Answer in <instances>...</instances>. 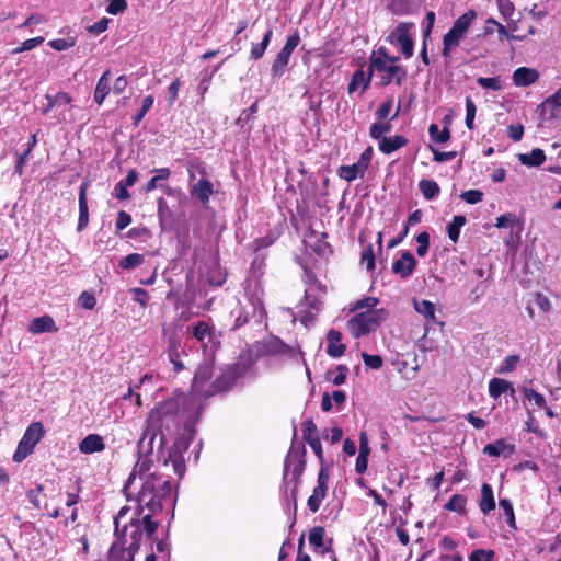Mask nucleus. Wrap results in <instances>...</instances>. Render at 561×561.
Segmentation results:
<instances>
[{
	"label": "nucleus",
	"instance_id": "f257e3e1",
	"mask_svg": "<svg viewBox=\"0 0 561 561\" xmlns=\"http://www.w3.org/2000/svg\"><path fill=\"white\" fill-rule=\"evenodd\" d=\"M136 502L137 507L128 520L124 522L130 512L128 506H123L114 517L116 539L108 550V561H134L141 543L152 545L160 525L153 516L161 513L167 503H175L170 481L160 484L158 476H147L137 492Z\"/></svg>",
	"mask_w": 561,
	"mask_h": 561
},
{
	"label": "nucleus",
	"instance_id": "f03ea898",
	"mask_svg": "<svg viewBox=\"0 0 561 561\" xmlns=\"http://www.w3.org/2000/svg\"><path fill=\"white\" fill-rule=\"evenodd\" d=\"M201 410L197 399L179 394L159 403L146 420L142 435L138 442L140 453L153 451V443L159 437V450L167 444V436L176 431L182 423L193 424V411Z\"/></svg>",
	"mask_w": 561,
	"mask_h": 561
},
{
	"label": "nucleus",
	"instance_id": "7ed1b4c3",
	"mask_svg": "<svg viewBox=\"0 0 561 561\" xmlns=\"http://www.w3.org/2000/svg\"><path fill=\"white\" fill-rule=\"evenodd\" d=\"M296 435L297 431L296 426H294V440L285 458L283 473V481L285 484L294 482V488L291 489L293 499L296 497L297 484L306 466V447L302 443L298 445L295 444Z\"/></svg>",
	"mask_w": 561,
	"mask_h": 561
},
{
	"label": "nucleus",
	"instance_id": "20e7f679",
	"mask_svg": "<svg viewBox=\"0 0 561 561\" xmlns=\"http://www.w3.org/2000/svg\"><path fill=\"white\" fill-rule=\"evenodd\" d=\"M192 427L193 424H184V433L174 440L168 456L163 458V466L168 467L171 463L174 473L179 478H182L185 472L183 453L187 450L193 437L194 431Z\"/></svg>",
	"mask_w": 561,
	"mask_h": 561
},
{
	"label": "nucleus",
	"instance_id": "39448f33",
	"mask_svg": "<svg viewBox=\"0 0 561 561\" xmlns=\"http://www.w3.org/2000/svg\"><path fill=\"white\" fill-rule=\"evenodd\" d=\"M186 334L190 339L201 343L205 356H215L220 341L213 324L205 321H197L187 327Z\"/></svg>",
	"mask_w": 561,
	"mask_h": 561
},
{
	"label": "nucleus",
	"instance_id": "423d86ee",
	"mask_svg": "<svg viewBox=\"0 0 561 561\" xmlns=\"http://www.w3.org/2000/svg\"><path fill=\"white\" fill-rule=\"evenodd\" d=\"M388 312L383 309L367 310L357 313L348 320V325L354 336L369 334L387 319Z\"/></svg>",
	"mask_w": 561,
	"mask_h": 561
},
{
	"label": "nucleus",
	"instance_id": "0eeeda50",
	"mask_svg": "<svg viewBox=\"0 0 561 561\" xmlns=\"http://www.w3.org/2000/svg\"><path fill=\"white\" fill-rule=\"evenodd\" d=\"M247 366L241 363H236L220 369L216 376L215 381L211 383L210 389L206 391L208 396H214L220 391H227L233 387L236 381L247 373Z\"/></svg>",
	"mask_w": 561,
	"mask_h": 561
},
{
	"label": "nucleus",
	"instance_id": "6e6552de",
	"mask_svg": "<svg viewBox=\"0 0 561 561\" xmlns=\"http://www.w3.org/2000/svg\"><path fill=\"white\" fill-rule=\"evenodd\" d=\"M45 430L41 422L32 423L25 431L22 439L20 440L18 448L13 455L15 462L23 461L28 455H31L36 444L44 437Z\"/></svg>",
	"mask_w": 561,
	"mask_h": 561
},
{
	"label": "nucleus",
	"instance_id": "1a4fd4ad",
	"mask_svg": "<svg viewBox=\"0 0 561 561\" xmlns=\"http://www.w3.org/2000/svg\"><path fill=\"white\" fill-rule=\"evenodd\" d=\"M412 26V23L400 22L386 37L388 43L400 46V50L407 59L411 58L414 54V42L410 35V28Z\"/></svg>",
	"mask_w": 561,
	"mask_h": 561
},
{
	"label": "nucleus",
	"instance_id": "9d476101",
	"mask_svg": "<svg viewBox=\"0 0 561 561\" xmlns=\"http://www.w3.org/2000/svg\"><path fill=\"white\" fill-rule=\"evenodd\" d=\"M370 69L383 73L380 81L383 87L390 84L393 80L400 85L407 77V71L401 66L389 65L382 58H374V56L370 57Z\"/></svg>",
	"mask_w": 561,
	"mask_h": 561
},
{
	"label": "nucleus",
	"instance_id": "9b49d317",
	"mask_svg": "<svg viewBox=\"0 0 561 561\" xmlns=\"http://www.w3.org/2000/svg\"><path fill=\"white\" fill-rule=\"evenodd\" d=\"M138 453L142 454L145 456V458H142V459L140 458L137 461L134 470L129 474V477L124 485L125 493H127V491L130 489V486L135 482L137 474H139V478L141 479V484L144 483L146 477L151 474V473H147L151 468L152 460L148 458V455H150L151 453L145 454L144 451L140 453L139 450H138ZM154 474L160 478V484H161L164 480L162 479V477L160 474H158V473H154Z\"/></svg>",
	"mask_w": 561,
	"mask_h": 561
},
{
	"label": "nucleus",
	"instance_id": "f8f14e48",
	"mask_svg": "<svg viewBox=\"0 0 561 561\" xmlns=\"http://www.w3.org/2000/svg\"><path fill=\"white\" fill-rule=\"evenodd\" d=\"M416 264L417 262L410 251H401L400 259L392 264V272L401 278H408L415 271Z\"/></svg>",
	"mask_w": 561,
	"mask_h": 561
},
{
	"label": "nucleus",
	"instance_id": "ddd939ff",
	"mask_svg": "<svg viewBox=\"0 0 561 561\" xmlns=\"http://www.w3.org/2000/svg\"><path fill=\"white\" fill-rule=\"evenodd\" d=\"M156 188H162L164 194L169 197H172L176 201V203L179 204V206H183L186 201H187V197L186 195L178 187H171V186H168V185H164L159 179L158 176H152L148 183L146 184L144 191L146 193H149V192H152L153 190Z\"/></svg>",
	"mask_w": 561,
	"mask_h": 561
},
{
	"label": "nucleus",
	"instance_id": "4468645a",
	"mask_svg": "<svg viewBox=\"0 0 561 561\" xmlns=\"http://www.w3.org/2000/svg\"><path fill=\"white\" fill-rule=\"evenodd\" d=\"M259 352L263 355H294V348L276 336H271L265 340Z\"/></svg>",
	"mask_w": 561,
	"mask_h": 561
},
{
	"label": "nucleus",
	"instance_id": "2eb2a0df",
	"mask_svg": "<svg viewBox=\"0 0 561 561\" xmlns=\"http://www.w3.org/2000/svg\"><path fill=\"white\" fill-rule=\"evenodd\" d=\"M90 185V182L83 181L79 187V218L77 230L82 231L87 228L89 224V207L87 199V190Z\"/></svg>",
	"mask_w": 561,
	"mask_h": 561
},
{
	"label": "nucleus",
	"instance_id": "dca6fc26",
	"mask_svg": "<svg viewBox=\"0 0 561 561\" xmlns=\"http://www.w3.org/2000/svg\"><path fill=\"white\" fill-rule=\"evenodd\" d=\"M328 345H327V354L332 358L341 357L346 346L341 343L342 333L337 330L331 329L327 334Z\"/></svg>",
	"mask_w": 561,
	"mask_h": 561
},
{
	"label": "nucleus",
	"instance_id": "f3484780",
	"mask_svg": "<svg viewBox=\"0 0 561 561\" xmlns=\"http://www.w3.org/2000/svg\"><path fill=\"white\" fill-rule=\"evenodd\" d=\"M105 449L104 439L99 434H89L79 443V451L90 455Z\"/></svg>",
	"mask_w": 561,
	"mask_h": 561
},
{
	"label": "nucleus",
	"instance_id": "a211bd4d",
	"mask_svg": "<svg viewBox=\"0 0 561 561\" xmlns=\"http://www.w3.org/2000/svg\"><path fill=\"white\" fill-rule=\"evenodd\" d=\"M58 328L50 316H42L34 318L28 324V332L33 334H41L45 332H57Z\"/></svg>",
	"mask_w": 561,
	"mask_h": 561
},
{
	"label": "nucleus",
	"instance_id": "6ab92c4d",
	"mask_svg": "<svg viewBox=\"0 0 561 561\" xmlns=\"http://www.w3.org/2000/svg\"><path fill=\"white\" fill-rule=\"evenodd\" d=\"M539 79V72L536 69L519 67L513 72V82L516 87H528Z\"/></svg>",
	"mask_w": 561,
	"mask_h": 561
},
{
	"label": "nucleus",
	"instance_id": "aec40b11",
	"mask_svg": "<svg viewBox=\"0 0 561 561\" xmlns=\"http://www.w3.org/2000/svg\"><path fill=\"white\" fill-rule=\"evenodd\" d=\"M214 373V357L205 356V360L201 363L194 375V387H202L207 382Z\"/></svg>",
	"mask_w": 561,
	"mask_h": 561
},
{
	"label": "nucleus",
	"instance_id": "412c9836",
	"mask_svg": "<svg viewBox=\"0 0 561 561\" xmlns=\"http://www.w3.org/2000/svg\"><path fill=\"white\" fill-rule=\"evenodd\" d=\"M214 193L213 183L207 179H199L191 187V195L196 196L202 204H207Z\"/></svg>",
	"mask_w": 561,
	"mask_h": 561
},
{
	"label": "nucleus",
	"instance_id": "4be33fe9",
	"mask_svg": "<svg viewBox=\"0 0 561 561\" xmlns=\"http://www.w3.org/2000/svg\"><path fill=\"white\" fill-rule=\"evenodd\" d=\"M463 37V34L457 32L456 28L450 27L443 37L442 55L444 58L450 59L453 49L459 46Z\"/></svg>",
	"mask_w": 561,
	"mask_h": 561
},
{
	"label": "nucleus",
	"instance_id": "5701e85b",
	"mask_svg": "<svg viewBox=\"0 0 561 561\" xmlns=\"http://www.w3.org/2000/svg\"><path fill=\"white\" fill-rule=\"evenodd\" d=\"M409 140L401 135H396L391 137H383L379 141V150L386 154H390L396 150L404 147Z\"/></svg>",
	"mask_w": 561,
	"mask_h": 561
},
{
	"label": "nucleus",
	"instance_id": "b1692460",
	"mask_svg": "<svg viewBox=\"0 0 561 561\" xmlns=\"http://www.w3.org/2000/svg\"><path fill=\"white\" fill-rule=\"evenodd\" d=\"M366 171V167H363V163L356 161L352 165H341L337 169V174L341 179L347 182H353L357 178H363Z\"/></svg>",
	"mask_w": 561,
	"mask_h": 561
},
{
	"label": "nucleus",
	"instance_id": "393cba45",
	"mask_svg": "<svg viewBox=\"0 0 561 561\" xmlns=\"http://www.w3.org/2000/svg\"><path fill=\"white\" fill-rule=\"evenodd\" d=\"M518 160L523 165L537 168L545 163L546 153L540 148H534L529 153H519Z\"/></svg>",
	"mask_w": 561,
	"mask_h": 561
},
{
	"label": "nucleus",
	"instance_id": "a878e982",
	"mask_svg": "<svg viewBox=\"0 0 561 561\" xmlns=\"http://www.w3.org/2000/svg\"><path fill=\"white\" fill-rule=\"evenodd\" d=\"M110 81H111V70L107 69L103 72V75L99 79L95 90H94V101L99 105H101L104 102L105 98L108 95V93L111 91Z\"/></svg>",
	"mask_w": 561,
	"mask_h": 561
},
{
	"label": "nucleus",
	"instance_id": "bb28decb",
	"mask_svg": "<svg viewBox=\"0 0 561 561\" xmlns=\"http://www.w3.org/2000/svg\"><path fill=\"white\" fill-rule=\"evenodd\" d=\"M163 335L168 340V357L176 358V353H180L182 347V339L175 329L163 328Z\"/></svg>",
	"mask_w": 561,
	"mask_h": 561
},
{
	"label": "nucleus",
	"instance_id": "cd10ccee",
	"mask_svg": "<svg viewBox=\"0 0 561 561\" xmlns=\"http://www.w3.org/2000/svg\"><path fill=\"white\" fill-rule=\"evenodd\" d=\"M272 36H273V30H272V27H268L266 30V32L264 33L262 41L260 43L252 44L251 51H250L251 59L259 60L264 56L265 50L271 43Z\"/></svg>",
	"mask_w": 561,
	"mask_h": 561
},
{
	"label": "nucleus",
	"instance_id": "c85d7f7f",
	"mask_svg": "<svg viewBox=\"0 0 561 561\" xmlns=\"http://www.w3.org/2000/svg\"><path fill=\"white\" fill-rule=\"evenodd\" d=\"M157 205L160 227L165 229L167 227L171 226L173 221V211L163 197L158 198Z\"/></svg>",
	"mask_w": 561,
	"mask_h": 561
},
{
	"label": "nucleus",
	"instance_id": "c756f323",
	"mask_svg": "<svg viewBox=\"0 0 561 561\" xmlns=\"http://www.w3.org/2000/svg\"><path fill=\"white\" fill-rule=\"evenodd\" d=\"M508 451V454H512L515 450L514 445L506 444L505 439L500 438L495 440L494 443L488 444L483 453L491 457H499L501 454Z\"/></svg>",
	"mask_w": 561,
	"mask_h": 561
},
{
	"label": "nucleus",
	"instance_id": "7c9ffc66",
	"mask_svg": "<svg viewBox=\"0 0 561 561\" xmlns=\"http://www.w3.org/2000/svg\"><path fill=\"white\" fill-rule=\"evenodd\" d=\"M45 99L47 100V104L42 110L44 114L50 112L54 106L67 105L72 100L68 93L62 91L56 93L55 95L46 94Z\"/></svg>",
	"mask_w": 561,
	"mask_h": 561
},
{
	"label": "nucleus",
	"instance_id": "2f4dec72",
	"mask_svg": "<svg viewBox=\"0 0 561 561\" xmlns=\"http://www.w3.org/2000/svg\"><path fill=\"white\" fill-rule=\"evenodd\" d=\"M480 510L488 514L492 510L495 508V500L493 495V490L490 484L483 483L481 488V501H480Z\"/></svg>",
	"mask_w": 561,
	"mask_h": 561
},
{
	"label": "nucleus",
	"instance_id": "473e14b6",
	"mask_svg": "<svg viewBox=\"0 0 561 561\" xmlns=\"http://www.w3.org/2000/svg\"><path fill=\"white\" fill-rule=\"evenodd\" d=\"M368 71H369L368 76H366V73L360 69L356 70L353 73L351 82L348 83V87H347V91L350 94L355 92L360 84H363L364 90L368 88V85L370 83L373 69L369 68Z\"/></svg>",
	"mask_w": 561,
	"mask_h": 561
},
{
	"label": "nucleus",
	"instance_id": "72a5a7b5",
	"mask_svg": "<svg viewBox=\"0 0 561 561\" xmlns=\"http://www.w3.org/2000/svg\"><path fill=\"white\" fill-rule=\"evenodd\" d=\"M477 19V12L474 10H469L462 15H460L453 24V28H456L457 32L466 35L469 31L471 24Z\"/></svg>",
	"mask_w": 561,
	"mask_h": 561
},
{
	"label": "nucleus",
	"instance_id": "f704fd0d",
	"mask_svg": "<svg viewBox=\"0 0 561 561\" xmlns=\"http://www.w3.org/2000/svg\"><path fill=\"white\" fill-rule=\"evenodd\" d=\"M290 56L291 54H288L282 49L278 51L271 67V73L273 77H280L284 75Z\"/></svg>",
	"mask_w": 561,
	"mask_h": 561
},
{
	"label": "nucleus",
	"instance_id": "c9c22d12",
	"mask_svg": "<svg viewBox=\"0 0 561 561\" xmlns=\"http://www.w3.org/2000/svg\"><path fill=\"white\" fill-rule=\"evenodd\" d=\"M511 388V381L502 378H492L489 382V394L493 399L500 398Z\"/></svg>",
	"mask_w": 561,
	"mask_h": 561
},
{
	"label": "nucleus",
	"instance_id": "e433bc0d",
	"mask_svg": "<svg viewBox=\"0 0 561 561\" xmlns=\"http://www.w3.org/2000/svg\"><path fill=\"white\" fill-rule=\"evenodd\" d=\"M419 188L427 201L434 199L440 192L439 185L434 180H421Z\"/></svg>",
	"mask_w": 561,
	"mask_h": 561
},
{
	"label": "nucleus",
	"instance_id": "4c0bfd02",
	"mask_svg": "<svg viewBox=\"0 0 561 561\" xmlns=\"http://www.w3.org/2000/svg\"><path fill=\"white\" fill-rule=\"evenodd\" d=\"M467 219L462 215L454 216L453 220L447 226V234L453 242H457L460 234V229L465 226Z\"/></svg>",
	"mask_w": 561,
	"mask_h": 561
},
{
	"label": "nucleus",
	"instance_id": "58836bf2",
	"mask_svg": "<svg viewBox=\"0 0 561 561\" xmlns=\"http://www.w3.org/2000/svg\"><path fill=\"white\" fill-rule=\"evenodd\" d=\"M327 491H328V489H324L323 486H316L313 489V492L309 496L308 502H307V505L312 513H316L319 511L322 501L327 496Z\"/></svg>",
	"mask_w": 561,
	"mask_h": 561
},
{
	"label": "nucleus",
	"instance_id": "ea45409f",
	"mask_svg": "<svg viewBox=\"0 0 561 561\" xmlns=\"http://www.w3.org/2000/svg\"><path fill=\"white\" fill-rule=\"evenodd\" d=\"M466 503L467 500L461 494H454L449 501L445 504L444 508L450 512H456L458 514L466 513Z\"/></svg>",
	"mask_w": 561,
	"mask_h": 561
},
{
	"label": "nucleus",
	"instance_id": "a19ab883",
	"mask_svg": "<svg viewBox=\"0 0 561 561\" xmlns=\"http://www.w3.org/2000/svg\"><path fill=\"white\" fill-rule=\"evenodd\" d=\"M428 134L433 141L438 144H445L450 139V130L448 127L439 129L437 124H431L428 127Z\"/></svg>",
	"mask_w": 561,
	"mask_h": 561
},
{
	"label": "nucleus",
	"instance_id": "79ce46f5",
	"mask_svg": "<svg viewBox=\"0 0 561 561\" xmlns=\"http://www.w3.org/2000/svg\"><path fill=\"white\" fill-rule=\"evenodd\" d=\"M145 261V256L139 253H130L119 261V267L123 270H134L140 266Z\"/></svg>",
	"mask_w": 561,
	"mask_h": 561
},
{
	"label": "nucleus",
	"instance_id": "37998d69",
	"mask_svg": "<svg viewBox=\"0 0 561 561\" xmlns=\"http://www.w3.org/2000/svg\"><path fill=\"white\" fill-rule=\"evenodd\" d=\"M414 309L420 314L424 316V318L430 319L432 321L435 320V305L428 300H414Z\"/></svg>",
	"mask_w": 561,
	"mask_h": 561
},
{
	"label": "nucleus",
	"instance_id": "c03bdc74",
	"mask_svg": "<svg viewBox=\"0 0 561 561\" xmlns=\"http://www.w3.org/2000/svg\"><path fill=\"white\" fill-rule=\"evenodd\" d=\"M392 128L390 122H378L370 125L369 135L373 139H378L380 141L383 138L385 134L389 133Z\"/></svg>",
	"mask_w": 561,
	"mask_h": 561
},
{
	"label": "nucleus",
	"instance_id": "a18cd8bd",
	"mask_svg": "<svg viewBox=\"0 0 561 561\" xmlns=\"http://www.w3.org/2000/svg\"><path fill=\"white\" fill-rule=\"evenodd\" d=\"M153 102L154 99L152 95H147L144 98L140 111L135 116H133L134 126L139 125V123L144 119L147 112L152 107Z\"/></svg>",
	"mask_w": 561,
	"mask_h": 561
},
{
	"label": "nucleus",
	"instance_id": "49530a36",
	"mask_svg": "<svg viewBox=\"0 0 561 561\" xmlns=\"http://www.w3.org/2000/svg\"><path fill=\"white\" fill-rule=\"evenodd\" d=\"M520 360L519 355H508L504 358L502 364L500 365L497 373L499 374H507L514 371L517 367V364Z\"/></svg>",
	"mask_w": 561,
	"mask_h": 561
},
{
	"label": "nucleus",
	"instance_id": "de8ad7c7",
	"mask_svg": "<svg viewBox=\"0 0 561 561\" xmlns=\"http://www.w3.org/2000/svg\"><path fill=\"white\" fill-rule=\"evenodd\" d=\"M360 262L366 264V270L373 272L376 266V255L373 245L368 244L362 252Z\"/></svg>",
	"mask_w": 561,
	"mask_h": 561
},
{
	"label": "nucleus",
	"instance_id": "09e8293b",
	"mask_svg": "<svg viewBox=\"0 0 561 561\" xmlns=\"http://www.w3.org/2000/svg\"><path fill=\"white\" fill-rule=\"evenodd\" d=\"M523 394L526 400L534 402L537 408H543L546 405L545 397L533 388H523Z\"/></svg>",
	"mask_w": 561,
	"mask_h": 561
},
{
	"label": "nucleus",
	"instance_id": "8fccbe9b",
	"mask_svg": "<svg viewBox=\"0 0 561 561\" xmlns=\"http://www.w3.org/2000/svg\"><path fill=\"white\" fill-rule=\"evenodd\" d=\"M324 534L325 530L322 526H314L309 531V542L316 548H322Z\"/></svg>",
	"mask_w": 561,
	"mask_h": 561
},
{
	"label": "nucleus",
	"instance_id": "3c124183",
	"mask_svg": "<svg viewBox=\"0 0 561 561\" xmlns=\"http://www.w3.org/2000/svg\"><path fill=\"white\" fill-rule=\"evenodd\" d=\"M302 438L309 443L312 438H318V428L312 419H308L302 423Z\"/></svg>",
	"mask_w": 561,
	"mask_h": 561
},
{
	"label": "nucleus",
	"instance_id": "603ef678",
	"mask_svg": "<svg viewBox=\"0 0 561 561\" xmlns=\"http://www.w3.org/2000/svg\"><path fill=\"white\" fill-rule=\"evenodd\" d=\"M416 242H417V248H416V254L420 256V257H423L426 255V253L428 252V248H430V234L426 232V231H422L421 233H419L416 236Z\"/></svg>",
	"mask_w": 561,
	"mask_h": 561
},
{
	"label": "nucleus",
	"instance_id": "864d4df0",
	"mask_svg": "<svg viewBox=\"0 0 561 561\" xmlns=\"http://www.w3.org/2000/svg\"><path fill=\"white\" fill-rule=\"evenodd\" d=\"M476 112H477V106H476L474 102L471 100V98L468 96L466 99L465 123H466V126L468 127V129H470V130H472L474 127L473 121H474Z\"/></svg>",
	"mask_w": 561,
	"mask_h": 561
},
{
	"label": "nucleus",
	"instance_id": "5fc2aeb1",
	"mask_svg": "<svg viewBox=\"0 0 561 561\" xmlns=\"http://www.w3.org/2000/svg\"><path fill=\"white\" fill-rule=\"evenodd\" d=\"M477 83L483 89H490L493 91H499L502 89L501 80L499 77H492V78L479 77L477 79Z\"/></svg>",
	"mask_w": 561,
	"mask_h": 561
},
{
	"label": "nucleus",
	"instance_id": "6e6d98bb",
	"mask_svg": "<svg viewBox=\"0 0 561 561\" xmlns=\"http://www.w3.org/2000/svg\"><path fill=\"white\" fill-rule=\"evenodd\" d=\"M525 425L527 432L534 433L542 439L547 438V433L539 427L538 422L530 412L528 413V419L525 422Z\"/></svg>",
	"mask_w": 561,
	"mask_h": 561
},
{
	"label": "nucleus",
	"instance_id": "4d7b16f0",
	"mask_svg": "<svg viewBox=\"0 0 561 561\" xmlns=\"http://www.w3.org/2000/svg\"><path fill=\"white\" fill-rule=\"evenodd\" d=\"M517 222V217L513 213H506L496 218L497 228H513Z\"/></svg>",
	"mask_w": 561,
	"mask_h": 561
},
{
	"label": "nucleus",
	"instance_id": "13d9d810",
	"mask_svg": "<svg viewBox=\"0 0 561 561\" xmlns=\"http://www.w3.org/2000/svg\"><path fill=\"white\" fill-rule=\"evenodd\" d=\"M460 198L468 204H477L482 201L483 192L480 190H468L460 194Z\"/></svg>",
	"mask_w": 561,
	"mask_h": 561
},
{
	"label": "nucleus",
	"instance_id": "bf43d9fd",
	"mask_svg": "<svg viewBox=\"0 0 561 561\" xmlns=\"http://www.w3.org/2000/svg\"><path fill=\"white\" fill-rule=\"evenodd\" d=\"M257 112V104L253 103L248 108L243 110L240 116L237 119V124L243 126L254 118L255 113Z\"/></svg>",
	"mask_w": 561,
	"mask_h": 561
},
{
	"label": "nucleus",
	"instance_id": "052dcab7",
	"mask_svg": "<svg viewBox=\"0 0 561 561\" xmlns=\"http://www.w3.org/2000/svg\"><path fill=\"white\" fill-rule=\"evenodd\" d=\"M493 550L478 549L470 553L469 561H493Z\"/></svg>",
	"mask_w": 561,
	"mask_h": 561
},
{
	"label": "nucleus",
	"instance_id": "680f3d73",
	"mask_svg": "<svg viewBox=\"0 0 561 561\" xmlns=\"http://www.w3.org/2000/svg\"><path fill=\"white\" fill-rule=\"evenodd\" d=\"M75 38H56L48 43V45L58 51L67 50L68 48L75 46Z\"/></svg>",
	"mask_w": 561,
	"mask_h": 561
},
{
	"label": "nucleus",
	"instance_id": "e2e57ef3",
	"mask_svg": "<svg viewBox=\"0 0 561 561\" xmlns=\"http://www.w3.org/2000/svg\"><path fill=\"white\" fill-rule=\"evenodd\" d=\"M299 43H300V35H299V32L296 30L287 37L286 43L283 46L282 50H284L288 54H293V51L299 45Z\"/></svg>",
	"mask_w": 561,
	"mask_h": 561
},
{
	"label": "nucleus",
	"instance_id": "0e129e2a",
	"mask_svg": "<svg viewBox=\"0 0 561 561\" xmlns=\"http://www.w3.org/2000/svg\"><path fill=\"white\" fill-rule=\"evenodd\" d=\"M497 9L504 19H508L513 15L515 7L510 0H496Z\"/></svg>",
	"mask_w": 561,
	"mask_h": 561
},
{
	"label": "nucleus",
	"instance_id": "69168bd1",
	"mask_svg": "<svg viewBox=\"0 0 561 561\" xmlns=\"http://www.w3.org/2000/svg\"><path fill=\"white\" fill-rule=\"evenodd\" d=\"M127 8L126 0H110L108 5L106 8V12L116 15L124 12Z\"/></svg>",
	"mask_w": 561,
	"mask_h": 561
},
{
	"label": "nucleus",
	"instance_id": "338daca9",
	"mask_svg": "<svg viewBox=\"0 0 561 561\" xmlns=\"http://www.w3.org/2000/svg\"><path fill=\"white\" fill-rule=\"evenodd\" d=\"M110 19L102 18L92 25L88 26V32L92 35H100L105 32L108 27Z\"/></svg>",
	"mask_w": 561,
	"mask_h": 561
},
{
	"label": "nucleus",
	"instance_id": "774afa93",
	"mask_svg": "<svg viewBox=\"0 0 561 561\" xmlns=\"http://www.w3.org/2000/svg\"><path fill=\"white\" fill-rule=\"evenodd\" d=\"M362 358H363L365 365L373 369H379L383 364V360H382L381 356H379V355H370L367 353H363Z\"/></svg>",
	"mask_w": 561,
	"mask_h": 561
}]
</instances>
